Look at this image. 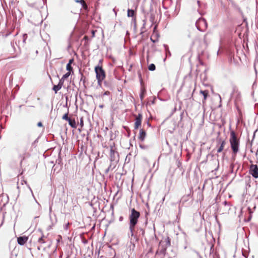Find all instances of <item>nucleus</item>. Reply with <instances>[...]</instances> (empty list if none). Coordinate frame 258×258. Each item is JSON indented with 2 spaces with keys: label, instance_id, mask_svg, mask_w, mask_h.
I'll return each mask as SVG.
<instances>
[{
  "label": "nucleus",
  "instance_id": "aec40b11",
  "mask_svg": "<svg viewBox=\"0 0 258 258\" xmlns=\"http://www.w3.org/2000/svg\"><path fill=\"white\" fill-rule=\"evenodd\" d=\"M62 118L64 120L68 121L71 118L68 117V113H67L62 116Z\"/></svg>",
  "mask_w": 258,
  "mask_h": 258
},
{
  "label": "nucleus",
  "instance_id": "c756f323",
  "mask_svg": "<svg viewBox=\"0 0 258 258\" xmlns=\"http://www.w3.org/2000/svg\"><path fill=\"white\" fill-rule=\"evenodd\" d=\"M92 37H94L95 36V31L92 30Z\"/></svg>",
  "mask_w": 258,
  "mask_h": 258
},
{
  "label": "nucleus",
  "instance_id": "a211bd4d",
  "mask_svg": "<svg viewBox=\"0 0 258 258\" xmlns=\"http://www.w3.org/2000/svg\"><path fill=\"white\" fill-rule=\"evenodd\" d=\"M145 89L144 88H142L141 90V93L140 94V98L142 100H143L145 94Z\"/></svg>",
  "mask_w": 258,
  "mask_h": 258
},
{
  "label": "nucleus",
  "instance_id": "ddd939ff",
  "mask_svg": "<svg viewBox=\"0 0 258 258\" xmlns=\"http://www.w3.org/2000/svg\"><path fill=\"white\" fill-rule=\"evenodd\" d=\"M76 2L77 3H80L84 10H85L86 12L88 11V6L84 0H76Z\"/></svg>",
  "mask_w": 258,
  "mask_h": 258
},
{
  "label": "nucleus",
  "instance_id": "393cba45",
  "mask_svg": "<svg viewBox=\"0 0 258 258\" xmlns=\"http://www.w3.org/2000/svg\"><path fill=\"white\" fill-rule=\"evenodd\" d=\"M25 157L24 155L21 157V161L20 163L21 165L22 164V162L25 160Z\"/></svg>",
  "mask_w": 258,
  "mask_h": 258
},
{
  "label": "nucleus",
  "instance_id": "f257e3e1",
  "mask_svg": "<svg viewBox=\"0 0 258 258\" xmlns=\"http://www.w3.org/2000/svg\"><path fill=\"white\" fill-rule=\"evenodd\" d=\"M229 142L232 154L236 155L239 151L240 141L234 131L230 132Z\"/></svg>",
  "mask_w": 258,
  "mask_h": 258
},
{
  "label": "nucleus",
  "instance_id": "6ab92c4d",
  "mask_svg": "<svg viewBox=\"0 0 258 258\" xmlns=\"http://www.w3.org/2000/svg\"><path fill=\"white\" fill-rule=\"evenodd\" d=\"M148 69L151 71H153L155 70V69H156L155 65L153 63L150 64L148 66Z\"/></svg>",
  "mask_w": 258,
  "mask_h": 258
},
{
  "label": "nucleus",
  "instance_id": "473e14b6",
  "mask_svg": "<svg viewBox=\"0 0 258 258\" xmlns=\"http://www.w3.org/2000/svg\"><path fill=\"white\" fill-rule=\"evenodd\" d=\"M100 107L101 108H102V107H103V105H100Z\"/></svg>",
  "mask_w": 258,
  "mask_h": 258
},
{
  "label": "nucleus",
  "instance_id": "412c9836",
  "mask_svg": "<svg viewBox=\"0 0 258 258\" xmlns=\"http://www.w3.org/2000/svg\"><path fill=\"white\" fill-rule=\"evenodd\" d=\"M71 74V73L70 72H68L66 74L63 75V76L62 77V79H66L68 78L70 76Z\"/></svg>",
  "mask_w": 258,
  "mask_h": 258
},
{
  "label": "nucleus",
  "instance_id": "20e7f679",
  "mask_svg": "<svg viewBox=\"0 0 258 258\" xmlns=\"http://www.w3.org/2000/svg\"><path fill=\"white\" fill-rule=\"evenodd\" d=\"M216 142L217 152L218 153H221L224 150V147L227 143L226 139V138L220 136V133H219V135L216 138Z\"/></svg>",
  "mask_w": 258,
  "mask_h": 258
},
{
  "label": "nucleus",
  "instance_id": "bb28decb",
  "mask_svg": "<svg viewBox=\"0 0 258 258\" xmlns=\"http://www.w3.org/2000/svg\"><path fill=\"white\" fill-rule=\"evenodd\" d=\"M80 125L81 127H83L84 125V121H83V119L82 118L81 119V120H80Z\"/></svg>",
  "mask_w": 258,
  "mask_h": 258
},
{
  "label": "nucleus",
  "instance_id": "2eb2a0df",
  "mask_svg": "<svg viewBox=\"0 0 258 258\" xmlns=\"http://www.w3.org/2000/svg\"><path fill=\"white\" fill-rule=\"evenodd\" d=\"M68 122H69L70 125L72 127L74 128H77L76 123L75 120L74 119H73L70 118L68 120Z\"/></svg>",
  "mask_w": 258,
  "mask_h": 258
},
{
  "label": "nucleus",
  "instance_id": "39448f33",
  "mask_svg": "<svg viewBox=\"0 0 258 258\" xmlns=\"http://www.w3.org/2000/svg\"><path fill=\"white\" fill-rule=\"evenodd\" d=\"M167 247L163 245L162 240L159 242L158 248L156 252V255H161V258H163L166 252Z\"/></svg>",
  "mask_w": 258,
  "mask_h": 258
},
{
  "label": "nucleus",
  "instance_id": "9d476101",
  "mask_svg": "<svg viewBox=\"0 0 258 258\" xmlns=\"http://www.w3.org/2000/svg\"><path fill=\"white\" fill-rule=\"evenodd\" d=\"M28 238L27 236H20L18 237L17 241L19 244L24 245L28 241Z\"/></svg>",
  "mask_w": 258,
  "mask_h": 258
},
{
  "label": "nucleus",
  "instance_id": "1a4fd4ad",
  "mask_svg": "<svg viewBox=\"0 0 258 258\" xmlns=\"http://www.w3.org/2000/svg\"><path fill=\"white\" fill-rule=\"evenodd\" d=\"M142 120V115L141 113L136 116L135 122V129L137 130L141 126Z\"/></svg>",
  "mask_w": 258,
  "mask_h": 258
},
{
  "label": "nucleus",
  "instance_id": "0eeeda50",
  "mask_svg": "<svg viewBox=\"0 0 258 258\" xmlns=\"http://www.w3.org/2000/svg\"><path fill=\"white\" fill-rule=\"evenodd\" d=\"M249 174L255 178H258V167L256 165L251 164L249 167Z\"/></svg>",
  "mask_w": 258,
  "mask_h": 258
},
{
  "label": "nucleus",
  "instance_id": "9b49d317",
  "mask_svg": "<svg viewBox=\"0 0 258 258\" xmlns=\"http://www.w3.org/2000/svg\"><path fill=\"white\" fill-rule=\"evenodd\" d=\"M146 136V133L145 131L143 129H141L140 131L139 136V139L143 142L144 141L145 138Z\"/></svg>",
  "mask_w": 258,
  "mask_h": 258
},
{
  "label": "nucleus",
  "instance_id": "4468645a",
  "mask_svg": "<svg viewBox=\"0 0 258 258\" xmlns=\"http://www.w3.org/2000/svg\"><path fill=\"white\" fill-rule=\"evenodd\" d=\"M163 244L165 243L163 245L166 246L167 248L170 246L171 243H170V239L169 237H166L164 241H162Z\"/></svg>",
  "mask_w": 258,
  "mask_h": 258
},
{
  "label": "nucleus",
  "instance_id": "f8f14e48",
  "mask_svg": "<svg viewBox=\"0 0 258 258\" xmlns=\"http://www.w3.org/2000/svg\"><path fill=\"white\" fill-rule=\"evenodd\" d=\"M200 93L202 94L204 96V99L203 100V103L205 104L206 103V101L207 98L209 95V91L208 90H201Z\"/></svg>",
  "mask_w": 258,
  "mask_h": 258
},
{
  "label": "nucleus",
  "instance_id": "dca6fc26",
  "mask_svg": "<svg viewBox=\"0 0 258 258\" xmlns=\"http://www.w3.org/2000/svg\"><path fill=\"white\" fill-rule=\"evenodd\" d=\"M135 15V11L133 10L128 9L127 10V16L134 17Z\"/></svg>",
  "mask_w": 258,
  "mask_h": 258
},
{
  "label": "nucleus",
  "instance_id": "7ed1b4c3",
  "mask_svg": "<svg viewBox=\"0 0 258 258\" xmlns=\"http://www.w3.org/2000/svg\"><path fill=\"white\" fill-rule=\"evenodd\" d=\"M95 72L97 83L98 85H101L106 77L105 71L103 69L102 66H97L95 67Z\"/></svg>",
  "mask_w": 258,
  "mask_h": 258
},
{
  "label": "nucleus",
  "instance_id": "4be33fe9",
  "mask_svg": "<svg viewBox=\"0 0 258 258\" xmlns=\"http://www.w3.org/2000/svg\"><path fill=\"white\" fill-rule=\"evenodd\" d=\"M66 68L69 72H71V71H73V68L70 64H67Z\"/></svg>",
  "mask_w": 258,
  "mask_h": 258
},
{
  "label": "nucleus",
  "instance_id": "cd10ccee",
  "mask_svg": "<svg viewBox=\"0 0 258 258\" xmlns=\"http://www.w3.org/2000/svg\"><path fill=\"white\" fill-rule=\"evenodd\" d=\"M74 62V59L72 58L69 60V63L68 64H70V65Z\"/></svg>",
  "mask_w": 258,
  "mask_h": 258
},
{
  "label": "nucleus",
  "instance_id": "f03ea898",
  "mask_svg": "<svg viewBox=\"0 0 258 258\" xmlns=\"http://www.w3.org/2000/svg\"><path fill=\"white\" fill-rule=\"evenodd\" d=\"M140 216L139 212L136 211L134 208L131 210V214L129 216L130 219V229L133 233L135 229V227L138 222V219Z\"/></svg>",
  "mask_w": 258,
  "mask_h": 258
},
{
  "label": "nucleus",
  "instance_id": "2f4dec72",
  "mask_svg": "<svg viewBox=\"0 0 258 258\" xmlns=\"http://www.w3.org/2000/svg\"><path fill=\"white\" fill-rule=\"evenodd\" d=\"M151 40L153 42H155L156 41V40H153V39L152 36L151 37Z\"/></svg>",
  "mask_w": 258,
  "mask_h": 258
},
{
  "label": "nucleus",
  "instance_id": "7c9ffc66",
  "mask_svg": "<svg viewBox=\"0 0 258 258\" xmlns=\"http://www.w3.org/2000/svg\"><path fill=\"white\" fill-rule=\"evenodd\" d=\"M84 39L87 41L88 40V37L87 36H85L84 37Z\"/></svg>",
  "mask_w": 258,
  "mask_h": 258
},
{
  "label": "nucleus",
  "instance_id": "423d86ee",
  "mask_svg": "<svg viewBox=\"0 0 258 258\" xmlns=\"http://www.w3.org/2000/svg\"><path fill=\"white\" fill-rule=\"evenodd\" d=\"M110 159L111 162L119 160L118 154L113 146H111L110 149Z\"/></svg>",
  "mask_w": 258,
  "mask_h": 258
},
{
  "label": "nucleus",
  "instance_id": "72a5a7b5",
  "mask_svg": "<svg viewBox=\"0 0 258 258\" xmlns=\"http://www.w3.org/2000/svg\"><path fill=\"white\" fill-rule=\"evenodd\" d=\"M167 53H170V51L168 50H167Z\"/></svg>",
  "mask_w": 258,
  "mask_h": 258
},
{
  "label": "nucleus",
  "instance_id": "c85d7f7f",
  "mask_svg": "<svg viewBox=\"0 0 258 258\" xmlns=\"http://www.w3.org/2000/svg\"><path fill=\"white\" fill-rule=\"evenodd\" d=\"M37 126H39V127H41L42 126V123L41 122H39L38 123H37Z\"/></svg>",
  "mask_w": 258,
  "mask_h": 258
},
{
  "label": "nucleus",
  "instance_id": "5701e85b",
  "mask_svg": "<svg viewBox=\"0 0 258 258\" xmlns=\"http://www.w3.org/2000/svg\"><path fill=\"white\" fill-rule=\"evenodd\" d=\"M64 79H62V78L59 80V83H58V85H60V86L62 87L63 84V82H64V81H63Z\"/></svg>",
  "mask_w": 258,
  "mask_h": 258
},
{
  "label": "nucleus",
  "instance_id": "6e6552de",
  "mask_svg": "<svg viewBox=\"0 0 258 258\" xmlns=\"http://www.w3.org/2000/svg\"><path fill=\"white\" fill-rule=\"evenodd\" d=\"M36 234L38 236L37 241L40 244H43L45 243V238L46 237L44 235L42 232L41 230H38L36 232Z\"/></svg>",
  "mask_w": 258,
  "mask_h": 258
},
{
  "label": "nucleus",
  "instance_id": "a878e982",
  "mask_svg": "<svg viewBox=\"0 0 258 258\" xmlns=\"http://www.w3.org/2000/svg\"><path fill=\"white\" fill-rule=\"evenodd\" d=\"M110 94V92L108 91H106L104 93L103 95H109Z\"/></svg>",
  "mask_w": 258,
  "mask_h": 258
},
{
  "label": "nucleus",
  "instance_id": "f3484780",
  "mask_svg": "<svg viewBox=\"0 0 258 258\" xmlns=\"http://www.w3.org/2000/svg\"><path fill=\"white\" fill-rule=\"evenodd\" d=\"M61 88V87L60 85H59L58 84L57 85H54L53 87V90L54 91L55 93H57V91L59 90Z\"/></svg>",
  "mask_w": 258,
  "mask_h": 258
},
{
  "label": "nucleus",
  "instance_id": "f704fd0d",
  "mask_svg": "<svg viewBox=\"0 0 258 258\" xmlns=\"http://www.w3.org/2000/svg\"><path fill=\"white\" fill-rule=\"evenodd\" d=\"M167 53H170V51L168 50H167Z\"/></svg>",
  "mask_w": 258,
  "mask_h": 258
},
{
  "label": "nucleus",
  "instance_id": "b1692460",
  "mask_svg": "<svg viewBox=\"0 0 258 258\" xmlns=\"http://www.w3.org/2000/svg\"><path fill=\"white\" fill-rule=\"evenodd\" d=\"M198 23H203L204 24H206V21L204 19H201L198 20Z\"/></svg>",
  "mask_w": 258,
  "mask_h": 258
}]
</instances>
